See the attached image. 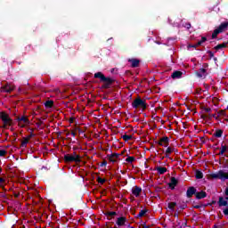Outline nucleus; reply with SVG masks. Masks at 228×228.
I'll return each mask as SVG.
<instances>
[{"instance_id": "33", "label": "nucleus", "mask_w": 228, "mask_h": 228, "mask_svg": "<svg viewBox=\"0 0 228 228\" xmlns=\"http://www.w3.org/2000/svg\"><path fill=\"white\" fill-rule=\"evenodd\" d=\"M136 159L133 156H129L126 159V163H133Z\"/></svg>"}, {"instance_id": "60", "label": "nucleus", "mask_w": 228, "mask_h": 228, "mask_svg": "<svg viewBox=\"0 0 228 228\" xmlns=\"http://www.w3.org/2000/svg\"><path fill=\"white\" fill-rule=\"evenodd\" d=\"M218 200H224V197H219Z\"/></svg>"}, {"instance_id": "12", "label": "nucleus", "mask_w": 228, "mask_h": 228, "mask_svg": "<svg viewBox=\"0 0 228 228\" xmlns=\"http://www.w3.org/2000/svg\"><path fill=\"white\" fill-rule=\"evenodd\" d=\"M170 142V139L167 136H164L162 138H160V140L159 141L158 144L160 147H168V143Z\"/></svg>"}, {"instance_id": "42", "label": "nucleus", "mask_w": 228, "mask_h": 228, "mask_svg": "<svg viewBox=\"0 0 228 228\" xmlns=\"http://www.w3.org/2000/svg\"><path fill=\"white\" fill-rule=\"evenodd\" d=\"M207 53H208L209 58H214L215 57V53L212 51H208Z\"/></svg>"}, {"instance_id": "47", "label": "nucleus", "mask_w": 228, "mask_h": 228, "mask_svg": "<svg viewBox=\"0 0 228 228\" xmlns=\"http://www.w3.org/2000/svg\"><path fill=\"white\" fill-rule=\"evenodd\" d=\"M108 165V162L104 160L103 162L101 163L100 167H106Z\"/></svg>"}, {"instance_id": "57", "label": "nucleus", "mask_w": 228, "mask_h": 228, "mask_svg": "<svg viewBox=\"0 0 228 228\" xmlns=\"http://www.w3.org/2000/svg\"><path fill=\"white\" fill-rule=\"evenodd\" d=\"M200 142L206 143V141H204V137H200Z\"/></svg>"}, {"instance_id": "27", "label": "nucleus", "mask_w": 228, "mask_h": 228, "mask_svg": "<svg viewBox=\"0 0 228 228\" xmlns=\"http://www.w3.org/2000/svg\"><path fill=\"white\" fill-rule=\"evenodd\" d=\"M225 152H227V146L221 144V151L217 155L224 156V154H225Z\"/></svg>"}, {"instance_id": "41", "label": "nucleus", "mask_w": 228, "mask_h": 228, "mask_svg": "<svg viewBox=\"0 0 228 228\" xmlns=\"http://www.w3.org/2000/svg\"><path fill=\"white\" fill-rule=\"evenodd\" d=\"M211 118H217L216 114H208V120H211Z\"/></svg>"}, {"instance_id": "1", "label": "nucleus", "mask_w": 228, "mask_h": 228, "mask_svg": "<svg viewBox=\"0 0 228 228\" xmlns=\"http://www.w3.org/2000/svg\"><path fill=\"white\" fill-rule=\"evenodd\" d=\"M94 78L100 79V83H103L102 88H103L104 90L111 88V85L115 83V80L113 78L104 76V74L101 71L94 74Z\"/></svg>"}, {"instance_id": "45", "label": "nucleus", "mask_w": 228, "mask_h": 228, "mask_svg": "<svg viewBox=\"0 0 228 228\" xmlns=\"http://www.w3.org/2000/svg\"><path fill=\"white\" fill-rule=\"evenodd\" d=\"M34 195H35V197L38 198L39 200H43V199L40 197V195L38 194V192L35 191V192H34Z\"/></svg>"}, {"instance_id": "9", "label": "nucleus", "mask_w": 228, "mask_h": 228, "mask_svg": "<svg viewBox=\"0 0 228 228\" xmlns=\"http://www.w3.org/2000/svg\"><path fill=\"white\" fill-rule=\"evenodd\" d=\"M120 156H121L120 153H111V154H108L107 158L109 161H110L111 163H117V159H118Z\"/></svg>"}, {"instance_id": "3", "label": "nucleus", "mask_w": 228, "mask_h": 228, "mask_svg": "<svg viewBox=\"0 0 228 228\" xmlns=\"http://www.w3.org/2000/svg\"><path fill=\"white\" fill-rule=\"evenodd\" d=\"M216 201H211V202L207 203V204H202V203L195 204L194 203V204H192V208H195V209H204V208H206L208 206L216 205ZM217 202H218V206L219 207H225V206H227V202L228 201H217Z\"/></svg>"}, {"instance_id": "36", "label": "nucleus", "mask_w": 228, "mask_h": 228, "mask_svg": "<svg viewBox=\"0 0 228 228\" xmlns=\"http://www.w3.org/2000/svg\"><path fill=\"white\" fill-rule=\"evenodd\" d=\"M200 45H199V43H198V44H194V45H189L187 47H188V49H190L191 47H193L194 49H197V47H200Z\"/></svg>"}, {"instance_id": "32", "label": "nucleus", "mask_w": 228, "mask_h": 228, "mask_svg": "<svg viewBox=\"0 0 228 228\" xmlns=\"http://www.w3.org/2000/svg\"><path fill=\"white\" fill-rule=\"evenodd\" d=\"M220 31L217 29V28H216L215 30H214V32L212 33V39H215V38H216V37H218V35H220Z\"/></svg>"}, {"instance_id": "49", "label": "nucleus", "mask_w": 228, "mask_h": 228, "mask_svg": "<svg viewBox=\"0 0 228 228\" xmlns=\"http://www.w3.org/2000/svg\"><path fill=\"white\" fill-rule=\"evenodd\" d=\"M201 118L203 120H206V118H208V115H201Z\"/></svg>"}, {"instance_id": "28", "label": "nucleus", "mask_w": 228, "mask_h": 228, "mask_svg": "<svg viewBox=\"0 0 228 228\" xmlns=\"http://www.w3.org/2000/svg\"><path fill=\"white\" fill-rule=\"evenodd\" d=\"M13 205H12V208H13L14 210H19V208H21V203H20L19 201H13Z\"/></svg>"}, {"instance_id": "15", "label": "nucleus", "mask_w": 228, "mask_h": 228, "mask_svg": "<svg viewBox=\"0 0 228 228\" xmlns=\"http://www.w3.org/2000/svg\"><path fill=\"white\" fill-rule=\"evenodd\" d=\"M196 76L198 77H206L208 76V70L204 68H200L198 71H196Z\"/></svg>"}, {"instance_id": "20", "label": "nucleus", "mask_w": 228, "mask_h": 228, "mask_svg": "<svg viewBox=\"0 0 228 228\" xmlns=\"http://www.w3.org/2000/svg\"><path fill=\"white\" fill-rule=\"evenodd\" d=\"M227 27H228V21H224L223 23H221L218 27V30L221 32V33H224V31H226L227 29Z\"/></svg>"}, {"instance_id": "63", "label": "nucleus", "mask_w": 228, "mask_h": 228, "mask_svg": "<svg viewBox=\"0 0 228 228\" xmlns=\"http://www.w3.org/2000/svg\"><path fill=\"white\" fill-rule=\"evenodd\" d=\"M73 151H77V148H76V147H73Z\"/></svg>"}, {"instance_id": "17", "label": "nucleus", "mask_w": 228, "mask_h": 228, "mask_svg": "<svg viewBox=\"0 0 228 228\" xmlns=\"http://www.w3.org/2000/svg\"><path fill=\"white\" fill-rule=\"evenodd\" d=\"M127 221V218L121 216V217H118V220L116 221V224L118 226H124L126 225V222Z\"/></svg>"}, {"instance_id": "46", "label": "nucleus", "mask_w": 228, "mask_h": 228, "mask_svg": "<svg viewBox=\"0 0 228 228\" xmlns=\"http://www.w3.org/2000/svg\"><path fill=\"white\" fill-rule=\"evenodd\" d=\"M196 94H198V95H200L202 94V89L200 88L196 89Z\"/></svg>"}, {"instance_id": "22", "label": "nucleus", "mask_w": 228, "mask_h": 228, "mask_svg": "<svg viewBox=\"0 0 228 228\" xmlns=\"http://www.w3.org/2000/svg\"><path fill=\"white\" fill-rule=\"evenodd\" d=\"M156 170L158 172V174H159L160 175H163V174H166V172H167V167H157Z\"/></svg>"}, {"instance_id": "18", "label": "nucleus", "mask_w": 228, "mask_h": 228, "mask_svg": "<svg viewBox=\"0 0 228 228\" xmlns=\"http://www.w3.org/2000/svg\"><path fill=\"white\" fill-rule=\"evenodd\" d=\"M17 122H23V124L29 125V118L26 116L17 117Z\"/></svg>"}, {"instance_id": "21", "label": "nucleus", "mask_w": 228, "mask_h": 228, "mask_svg": "<svg viewBox=\"0 0 228 228\" xmlns=\"http://www.w3.org/2000/svg\"><path fill=\"white\" fill-rule=\"evenodd\" d=\"M171 77L173 79H181V77H183V73L181 71H175L172 73Z\"/></svg>"}, {"instance_id": "35", "label": "nucleus", "mask_w": 228, "mask_h": 228, "mask_svg": "<svg viewBox=\"0 0 228 228\" xmlns=\"http://www.w3.org/2000/svg\"><path fill=\"white\" fill-rule=\"evenodd\" d=\"M97 183H99V184H104V183H106V179L102 178L101 176H98Z\"/></svg>"}, {"instance_id": "50", "label": "nucleus", "mask_w": 228, "mask_h": 228, "mask_svg": "<svg viewBox=\"0 0 228 228\" xmlns=\"http://www.w3.org/2000/svg\"><path fill=\"white\" fill-rule=\"evenodd\" d=\"M228 215V208L224 209V216H227Z\"/></svg>"}, {"instance_id": "4", "label": "nucleus", "mask_w": 228, "mask_h": 228, "mask_svg": "<svg viewBox=\"0 0 228 228\" xmlns=\"http://www.w3.org/2000/svg\"><path fill=\"white\" fill-rule=\"evenodd\" d=\"M132 108L134 110H147V102L138 96L133 101Z\"/></svg>"}, {"instance_id": "51", "label": "nucleus", "mask_w": 228, "mask_h": 228, "mask_svg": "<svg viewBox=\"0 0 228 228\" xmlns=\"http://www.w3.org/2000/svg\"><path fill=\"white\" fill-rule=\"evenodd\" d=\"M4 182H5L4 178H3V177H0V184H3V183H4Z\"/></svg>"}, {"instance_id": "62", "label": "nucleus", "mask_w": 228, "mask_h": 228, "mask_svg": "<svg viewBox=\"0 0 228 228\" xmlns=\"http://www.w3.org/2000/svg\"><path fill=\"white\" fill-rule=\"evenodd\" d=\"M110 72H111V74H113V72H115V69H112L110 70Z\"/></svg>"}, {"instance_id": "13", "label": "nucleus", "mask_w": 228, "mask_h": 228, "mask_svg": "<svg viewBox=\"0 0 228 228\" xmlns=\"http://www.w3.org/2000/svg\"><path fill=\"white\" fill-rule=\"evenodd\" d=\"M102 214L106 216V219L108 221L113 219L114 216H118V214L115 211H109V210L102 212Z\"/></svg>"}, {"instance_id": "34", "label": "nucleus", "mask_w": 228, "mask_h": 228, "mask_svg": "<svg viewBox=\"0 0 228 228\" xmlns=\"http://www.w3.org/2000/svg\"><path fill=\"white\" fill-rule=\"evenodd\" d=\"M207 41H208V37H202L201 40L198 41V45H202L204 42H207Z\"/></svg>"}, {"instance_id": "19", "label": "nucleus", "mask_w": 228, "mask_h": 228, "mask_svg": "<svg viewBox=\"0 0 228 228\" xmlns=\"http://www.w3.org/2000/svg\"><path fill=\"white\" fill-rule=\"evenodd\" d=\"M206 197H208V193H206V191H196V199H198V200H200V199H206Z\"/></svg>"}, {"instance_id": "5", "label": "nucleus", "mask_w": 228, "mask_h": 228, "mask_svg": "<svg viewBox=\"0 0 228 228\" xmlns=\"http://www.w3.org/2000/svg\"><path fill=\"white\" fill-rule=\"evenodd\" d=\"M210 177L212 179H220L221 181H227L228 180V172L226 173L224 170H219L216 173L210 174Z\"/></svg>"}, {"instance_id": "64", "label": "nucleus", "mask_w": 228, "mask_h": 228, "mask_svg": "<svg viewBox=\"0 0 228 228\" xmlns=\"http://www.w3.org/2000/svg\"><path fill=\"white\" fill-rule=\"evenodd\" d=\"M225 200H228V197L225 198Z\"/></svg>"}, {"instance_id": "30", "label": "nucleus", "mask_w": 228, "mask_h": 228, "mask_svg": "<svg viewBox=\"0 0 228 228\" xmlns=\"http://www.w3.org/2000/svg\"><path fill=\"white\" fill-rule=\"evenodd\" d=\"M121 138L124 142H129V140H133V135L124 134Z\"/></svg>"}, {"instance_id": "23", "label": "nucleus", "mask_w": 228, "mask_h": 228, "mask_svg": "<svg viewBox=\"0 0 228 228\" xmlns=\"http://www.w3.org/2000/svg\"><path fill=\"white\" fill-rule=\"evenodd\" d=\"M54 106V102L53 100H48L45 102V108L46 110H50V108H53Z\"/></svg>"}, {"instance_id": "2", "label": "nucleus", "mask_w": 228, "mask_h": 228, "mask_svg": "<svg viewBox=\"0 0 228 228\" xmlns=\"http://www.w3.org/2000/svg\"><path fill=\"white\" fill-rule=\"evenodd\" d=\"M185 208H187V203L185 201H171L167 202L166 209L171 211V212H177L181 213V211H183Z\"/></svg>"}, {"instance_id": "25", "label": "nucleus", "mask_w": 228, "mask_h": 228, "mask_svg": "<svg viewBox=\"0 0 228 228\" xmlns=\"http://www.w3.org/2000/svg\"><path fill=\"white\" fill-rule=\"evenodd\" d=\"M227 45H228V42L222 43V44H219L216 46H215L214 49H216V51H220V49H224L225 47H227Z\"/></svg>"}, {"instance_id": "24", "label": "nucleus", "mask_w": 228, "mask_h": 228, "mask_svg": "<svg viewBox=\"0 0 228 228\" xmlns=\"http://www.w3.org/2000/svg\"><path fill=\"white\" fill-rule=\"evenodd\" d=\"M222 134H224V130L216 129V132L213 134V136H215V138H222Z\"/></svg>"}, {"instance_id": "7", "label": "nucleus", "mask_w": 228, "mask_h": 228, "mask_svg": "<svg viewBox=\"0 0 228 228\" xmlns=\"http://www.w3.org/2000/svg\"><path fill=\"white\" fill-rule=\"evenodd\" d=\"M65 163H81V156H75L70 154L64 155Z\"/></svg>"}, {"instance_id": "52", "label": "nucleus", "mask_w": 228, "mask_h": 228, "mask_svg": "<svg viewBox=\"0 0 228 228\" xmlns=\"http://www.w3.org/2000/svg\"><path fill=\"white\" fill-rule=\"evenodd\" d=\"M208 67H209V64H208V63H203V69H208Z\"/></svg>"}, {"instance_id": "40", "label": "nucleus", "mask_w": 228, "mask_h": 228, "mask_svg": "<svg viewBox=\"0 0 228 228\" xmlns=\"http://www.w3.org/2000/svg\"><path fill=\"white\" fill-rule=\"evenodd\" d=\"M202 110H203V111H205V113H210V111H211V108L203 107Z\"/></svg>"}, {"instance_id": "56", "label": "nucleus", "mask_w": 228, "mask_h": 228, "mask_svg": "<svg viewBox=\"0 0 228 228\" xmlns=\"http://www.w3.org/2000/svg\"><path fill=\"white\" fill-rule=\"evenodd\" d=\"M186 26H187V29H190L191 28V24L190 23L186 24Z\"/></svg>"}, {"instance_id": "44", "label": "nucleus", "mask_w": 228, "mask_h": 228, "mask_svg": "<svg viewBox=\"0 0 228 228\" xmlns=\"http://www.w3.org/2000/svg\"><path fill=\"white\" fill-rule=\"evenodd\" d=\"M33 137H35V134L34 133H30V134H28L27 136L28 139L31 140Z\"/></svg>"}, {"instance_id": "29", "label": "nucleus", "mask_w": 228, "mask_h": 228, "mask_svg": "<svg viewBox=\"0 0 228 228\" xmlns=\"http://www.w3.org/2000/svg\"><path fill=\"white\" fill-rule=\"evenodd\" d=\"M195 176H196V179H202L204 177V174L201 171L197 170Z\"/></svg>"}, {"instance_id": "39", "label": "nucleus", "mask_w": 228, "mask_h": 228, "mask_svg": "<svg viewBox=\"0 0 228 228\" xmlns=\"http://www.w3.org/2000/svg\"><path fill=\"white\" fill-rule=\"evenodd\" d=\"M4 156H6V151L5 150H0V158H4Z\"/></svg>"}, {"instance_id": "59", "label": "nucleus", "mask_w": 228, "mask_h": 228, "mask_svg": "<svg viewBox=\"0 0 228 228\" xmlns=\"http://www.w3.org/2000/svg\"><path fill=\"white\" fill-rule=\"evenodd\" d=\"M169 157H170V153L166 152V158H169Z\"/></svg>"}, {"instance_id": "10", "label": "nucleus", "mask_w": 228, "mask_h": 228, "mask_svg": "<svg viewBox=\"0 0 228 228\" xmlns=\"http://www.w3.org/2000/svg\"><path fill=\"white\" fill-rule=\"evenodd\" d=\"M140 59L132 58L128 59V63H131L132 69H138L140 67Z\"/></svg>"}, {"instance_id": "38", "label": "nucleus", "mask_w": 228, "mask_h": 228, "mask_svg": "<svg viewBox=\"0 0 228 228\" xmlns=\"http://www.w3.org/2000/svg\"><path fill=\"white\" fill-rule=\"evenodd\" d=\"M3 204L10 205V203L8 201H0V209L4 208V205Z\"/></svg>"}, {"instance_id": "43", "label": "nucleus", "mask_w": 228, "mask_h": 228, "mask_svg": "<svg viewBox=\"0 0 228 228\" xmlns=\"http://www.w3.org/2000/svg\"><path fill=\"white\" fill-rule=\"evenodd\" d=\"M18 126L19 127H26L27 125L25 123H22V121H20L18 123Z\"/></svg>"}, {"instance_id": "48", "label": "nucleus", "mask_w": 228, "mask_h": 228, "mask_svg": "<svg viewBox=\"0 0 228 228\" xmlns=\"http://www.w3.org/2000/svg\"><path fill=\"white\" fill-rule=\"evenodd\" d=\"M218 113H219V115H222L223 117H224V115H225V110H220Z\"/></svg>"}, {"instance_id": "31", "label": "nucleus", "mask_w": 228, "mask_h": 228, "mask_svg": "<svg viewBox=\"0 0 228 228\" xmlns=\"http://www.w3.org/2000/svg\"><path fill=\"white\" fill-rule=\"evenodd\" d=\"M145 214H147V209L140 210L139 214L137 215V218L144 216Z\"/></svg>"}, {"instance_id": "26", "label": "nucleus", "mask_w": 228, "mask_h": 228, "mask_svg": "<svg viewBox=\"0 0 228 228\" xmlns=\"http://www.w3.org/2000/svg\"><path fill=\"white\" fill-rule=\"evenodd\" d=\"M28 143H29V139L28 137H23L20 147L26 148L28 147Z\"/></svg>"}, {"instance_id": "61", "label": "nucleus", "mask_w": 228, "mask_h": 228, "mask_svg": "<svg viewBox=\"0 0 228 228\" xmlns=\"http://www.w3.org/2000/svg\"><path fill=\"white\" fill-rule=\"evenodd\" d=\"M72 136H76V132H71Z\"/></svg>"}, {"instance_id": "54", "label": "nucleus", "mask_w": 228, "mask_h": 228, "mask_svg": "<svg viewBox=\"0 0 228 228\" xmlns=\"http://www.w3.org/2000/svg\"><path fill=\"white\" fill-rule=\"evenodd\" d=\"M212 228H224L222 225H216L214 224V226Z\"/></svg>"}, {"instance_id": "11", "label": "nucleus", "mask_w": 228, "mask_h": 228, "mask_svg": "<svg viewBox=\"0 0 228 228\" xmlns=\"http://www.w3.org/2000/svg\"><path fill=\"white\" fill-rule=\"evenodd\" d=\"M186 195L188 199H191L193 195H197V189L193 186H191L187 189Z\"/></svg>"}, {"instance_id": "58", "label": "nucleus", "mask_w": 228, "mask_h": 228, "mask_svg": "<svg viewBox=\"0 0 228 228\" xmlns=\"http://www.w3.org/2000/svg\"><path fill=\"white\" fill-rule=\"evenodd\" d=\"M225 195L228 196V187L225 189Z\"/></svg>"}, {"instance_id": "6", "label": "nucleus", "mask_w": 228, "mask_h": 228, "mask_svg": "<svg viewBox=\"0 0 228 228\" xmlns=\"http://www.w3.org/2000/svg\"><path fill=\"white\" fill-rule=\"evenodd\" d=\"M0 118L4 122V126L6 128L7 126H12L13 124V120L11 119L10 116L5 112H0Z\"/></svg>"}, {"instance_id": "8", "label": "nucleus", "mask_w": 228, "mask_h": 228, "mask_svg": "<svg viewBox=\"0 0 228 228\" xmlns=\"http://www.w3.org/2000/svg\"><path fill=\"white\" fill-rule=\"evenodd\" d=\"M15 90V86L10 84V83H5L1 87V92L5 93V94H12Z\"/></svg>"}, {"instance_id": "16", "label": "nucleus", "mask_w": 228, "mask_h": 228, "mask_svg": "<svg viewBox=\"0 0 228 228\" xmlns=\"http://www.w3.org/2000/svg\"><path fill=\"white\" fill-rule=\"evenodd\" d=\"M132 195L134 197H140L142 195V189L139 186H134L132 188Z\"/></svg>"}, {"instance_id": "14", "label": "nucleus", "mask_w": 228, "mask_h": 228, "mask_svg": "<svg viewBox=\"0 0 228 228\" xmlns=\"http://www.w3.org/2000/svg\"><path fill=\"white\" fill-rule=\"evenodd\" d=\"M177 184H179V181L175 177L172 176L170 178V183H168L170 190H175V186Z\"/></svg>"}, {"instance_id": "55", "label": "nucleus", "mask_w": 228, "mask_h": 228, "mask_svg": "<svg viewBox=\"0 0 228 228\" xmlns=\"http://www.w3.org/2000/svg\"><path fill=\"white\" fill-rule=\"evenodd\" d=\"M142 228H150V226L145 224H142Z\"/></svg>"}, {"instance_id": "53", "label": "nucleus", "mask_w": 228, "mask_h": 228, "mask_svg": "<svg viewBox=\"0 0 228 228\" xmlns=\"http://www.w3.org/2000/svg\"><path fill=\"white\" fill-rule=\"evenodd\" d=\"M71 156L76 157V156H81V155H79L76 151H74L73 153H71Z\"/></svg>"}, {"instance_id": "37", "label": "nucleus", "mask_w": 228, "mask_h": 228, "mask_svg": "<svg viewBox=\"0 0 228 228\" xmlns=\"http://www.w3.org/2000/svg\"><path fill=\"white\" fill-rule=\"evenodd\" d=\"M167 154H171L174 152V148L171 147H167V149L166 150Z\"/></svg>"}]
</instances>
